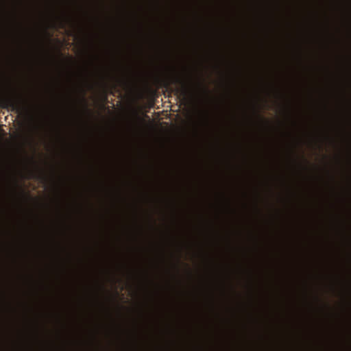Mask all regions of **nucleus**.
I'll return each mask as SVG.
<instances>
[{"label": "nucleus", "instance_id": "obj_1", "mask_svg": "<svg viewBox=\"0 0 351 351\" xmlns=\"http://www.w3.org/2000/svg\"><path fill=\"white\" fill-rule=\"evenodd\" d=\"M177 92L179 93L180 96L182 97L184 100L187 99L189 95V90L185 86H183L180 89H178Z\"/></svg>", "mask_w": 351, "mask_h": 351}, {"label": "nucleus", "instance_id": "obj_2", "mask_svg": "<svg viewBox=\"0 0 351 351\" xmlns=\"http://www.w3.org/2000/svg\"><path fill=\"white\" fill-rule=\"evenodd\" d=\"M12 105H13V107L16 108L17 111L19 112H22L23 111H26V108H25L23 104H21L19 101L14 102V103L12 104Z\"/></svg>", "mask_w": 351, "mask_h": 351}, {"label": "nucleus", "instance_id": "obj_3", "mask_svg": "<svg viewBox=\"0 0 351 351\" xmlns=\"http://www.w3.org/2000/svg\"><path fill=\"white\" fill-rule=\"evenodd\" d=\"M204 92H206V93H208V89H207V88H204Z\"/></svg>", "mask_w": 351, "mask_h": 351}]
</instances>
